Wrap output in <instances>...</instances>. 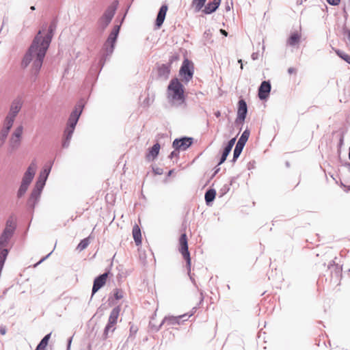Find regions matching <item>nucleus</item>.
<instances>
[{"label":"nucleus","mask_w":350,"mask_h":350,"mask_svg":"<svg viewBox=\"0 0 350 350\" xmlns=\"http://www.w3.org/2000/svg\"><path fill=\"white\" fill-rule=\"evenodd\" d=\"M55 28L56 23L55 21H53L50 24L49 32L45 36H42V31L40 30L21 60V67L23 69L27 68L32 63L30 72L33 81L36 79L42 68L44 58L51 42L53 33Z\"/></svg>","instance_id":"1"},{"label":"nucleus","mask_w":350,"mask_h":350,"mask_svg":"<svg viewBox=\"0 0 350 350\" xmlns=\"http://www.w3.org/2000/svg\"><path fill=\"white\" fill-rule=\"evenodd\" d=\"M84 104L80 100L75 107L74 110L71 112L66 124V127L64 132V139L62 141V147L66 148L70 145V142L74 133L75 126L82 113Z\"/></svg>","instance_id":"2"},{"label":"nucleus","mask_w":350,"mask_h":350,"mask_svg":"<svg viewBox=\"0 0 350 350\" xmlns=\"http://www.w3.org/2000/svg\"><path fill=\"white\" fill-rule=\"evenodd\" d=\"M16 229V224L12 217H9L6 222L5 226L0 235V257L7 258L9 253L8 247L10 241L14 234Z\"/></svg>","instance_id":"3"},{"label":"nucleus","mask_w":350,"mask_h":350,"mask_svg":"<svg viewBox=\"0 0 350 350\" xmlns=\"http://www.w3.org/2000/svg\"><path fill=\"white\" fill-rule=\"evenodd\" d=\"M120 29V25H114L107 40L103 44V53L99 62V64L100 65L101 68L104 66L105 62L109 59L113 53L115 44L119 34Z\"/></svg>","instance_id":"4"},{"label":"nucleus","mask_w":350,"mask_h":350,"mask_svg":"<svg viewBox=\"0 0 350 350\" xmlns=\"http://www.w3.org/2000/svg\"><path fill=\"white\" fill-rule=\"evenodd\" d=\"M168 96L173 101H178L183 103L185 101L184 88L183 84L178 79H172L167 88Z\"/></svg>","instance_id":"5"},{"label":"nucleus","mask_w":350,"mask_h":350,"mask_svg":"<svg viewBox=\"0 0 350 350\" xmlns=\"http://www.w3.org/2000/svg\"><path fill=\"white\" fill-rule=\"evenodd\" d=\"M118 5V1H114L105 11L103 14L98 20V28L103 31L111 23L113 18Z\"/></svg>","instance_id":"6"},{"label":"nucleus","mask_w":350,"mask_h":350,"mask_svg":"<svg viewBox=\"0 0 350 350\" xmlns=\"http://www.w3.org/2000/svg\"><path fill=\"white\" fill-rule=\"evenodd\" d=\"M179 243H180L179 251L182 254L183 258L186 260L188 274H189L192 282L193 284H195L194 279L193 278L192 275H190V273H191V258H190L189 252L188 250L187 239V236L185 234H181V236L179 239Z\"/></svg>","instance_id":"7"},{"label":"nucleus","mask_w":350,"mask_h":350,"mask_svg":"<svg viewBox=\"0 0 350 350\" xmlns=\"http://www.w3.org/2000/svg\"><path fill=\"white\" fill-rule=\"evenodd\" d=\"M120 308L119 306L115 307L111 310L107 325L105 327L103 332V338L106 339L108 337L109 332H113L116 329L115 325L118 322V318L119 317Z\"/></svg>","instance_id":"8"},{"label":"nucleus","mask_w":350,"mask_h":350,"mask_svg":"<svg viewBox=\"0 0 350 350\" xmlns=\"http://www.w3.org/2000/svg\"><path fill=\"white\" fill-rule=\"evenodd\" d=\"M179 75L183 77V80L187 83L193 75V64L188 59H185L179 70Z\"/></svg>","instance_id":"9"},{"label":"nucleus","mask_w":350,"mask_h":350,"mask_svg":"<svg viewBox=\"0 0 350 350\" xmlns=\"http://www.w3.org/2000/svg\"><path fill=\"white\" fill-rule=\"evenodd\" d=\"M250 132L248 129H245L242 133L241 136L238 140L233 152L232 162H235L236 160L240 156L248 138L250 137Z\"/></svg>","instance_id":"10"},{"label":"nucleus","mask_w":350,"mask_h":350,"mask_svg":"<svg viewBox=\"0 0 350 350\" xmlns=\"http://www.w3.org/2000/svg\"><path fill=\"white\" fill-rule=\"evenodd\" d=\"M23 132V126L20 125L17 126L12 133L9 140L10 147L12 150H15L20 147Z\"/></svg>","instance_id":"11"},{"label":"nucleus","mask_w":350,"mask_h":350,"mask_svg":"<svg viewBox=\"0 0 350 350\" xmlns=\"http://www.w3.org/2000/svg\"><path fill=\"white\" fill-rule=\"evenodd\" d=\"M23 99L21 96H17L15 98L10 105L9 111L8 116L16 118L20 111L21 110L23 105Z\"/></svg>","instance_id":"12"},{"label":"nucleus","mask_w":350,"mask_h":350,"mask_svg":"<svg viewBox=\"0 0 350 350\" xmlns=\"http://www.w3.org/2000/svg\"><path fill=\"white\" fill-rule=\"evenodd\" d=\"M51 165L49 168H44L39 175L38 179L34 187V195L38 192H42L45 185L48 176L51 172Z\"/></svg>","instance_id":"13"},{"label":"nucleus","mask_w":350,"mask_h":350,"mask_svg":"<svg viewBox=\"0 0 350 350\" xmlns=\"http://www.w3.org/2000/svg\"><path fill=\"white\" fill-rule=\"evenodd\" d=\"M193 143V138L184 137L180 139H175L172 143V147L180 151L186 150Z\"/></svg>","instance_id":"14"},{"label":"nucleus","mask_w":350,"mask_h":350,"mask_svg":"<svg viewBox=\"0 0 350 350\" xmlns=\"http://www.w3.org/2000/svg\"><path fill=\"white\" fill-rule=\"evenodd\" d=\"M36 168L37 165L36 162L32 161L28 167L27 171L25 172L21 183L29 185L35 176Z\"/></svg>","instance_id":"15"},{"label":"nucleus","mask_w":350,"mask_h":350,"mask_svg":"<svg viewBox=\"0 0 350 350\" xmlns=\"http://www.w3.org/2000/svg\"><path fill=\"white\" fill-rule=\"evenodd\" d=\"M271 89V83L269 81H264L261 83L258 96L260 100H265L268 98Z\"/></svg>","instance_id":"16"},{"label":"nucleus","mask_w":350,"mask_h":350,"mask_svg":"<svg viewBox=\"0 0 350 350\" xmlns=\"http://www.w3.org/2000/svg\"><path fill=\"white\" fill-rule=\"evenodd\" d=\"M238 105L237 118L236 122H243L247 113V103L243 99H241L239 101Z\"/></svg>","instance_id":"17"},{"label":"nucleus","mask_w":350,"mask_h":350,"mask_svg":"<svg viewBox=\"0 0 350 350\" xmlns=\"http://www.w3.org/2000/svg\"><path fill=\"white\" fill-rule=\"evenodd\" d=\"M107 278V273H104L95 278L92 287V295L105 284Z\"/></svg>","instance_id":"18"},{"label":"nucleus","mask_w":350,"mask_h":350,"mask_svg":"<svg viewBox=\"0 0 350 350\" xmlns=\"http://www.w3.org/2000/svg\"><path fill=\"white\" fill-rule=\"evenodd\" d=\"M167 11V5H163L160 8L159 12L157 14V16L156 23H155V25L157 26V28H159L163 23Z\"/></svg>","instance_id":"19"},{"label":"nucleus","mask_w":350,"mask_h":350,"mask_svg":"<svg viewBox=\"0 0 350 350\" xmlns=\"http://www.w3.org/2000/svg\"><path fill=\"white\" fill-rule=\"evenodd\" d=\"M171 70V64H161L158 67V75L159 77L166 80L168 79Z\"/></svg>","instance_id":"20"},{"label":"nucleus","mask_w":350,"mask_h":350,"mask_svg":"<svg viewBox=\"0 0 350 350\" xmlns=\"http://www.w3.org/2000/svg\"><path fill=\"white\" fill-rule=\"evenodd\" d=\"M328 268L331 269L332 277L336 278V280H339L342 275V267L336 265L334 261H332Z\"/></svg>","instance_id":"21"},{"label":"nucleus","mask_w":350,"mask_h":350,"mask_svg":"<svg viewBox=\"0 0 350 350\" xmlns=\"http://www.w3.org/2000/svg\"><path fill=\"white\" fill-rule=\"evenodd\" d=\"M221 0H213L205 5L203 12L206 14H210L214 12L219 7Z\"/></svg>","instance_id":"22"},{"label":"nucleus","mask_w":350,"mask_h":350,"mask_svg":"<svg viewBox=\"0 0 350 350\" xmlns=\"http://www.w3.org/2000/svg\"><path fill=\"white\" fill-rule=\"evenodd\" d=\"M41 192H38L36 195H34V189L31 191V193L29 196V198L27 201V206L33 209L35 208L36 204L38 203L40 199Z\"/></svg>","instance_id":"23"},{"label":"nucleus","mask_w":350,"mask_h":350,"mask_svg":"<svg viewBox=\"0 0 350 350\" xmlns=\"http://www.w3.org/2000/svg\"><path fill=\"white\" fill-rule=\"evenodd\" d=\"M301 35L295 32L292 33L287 40V44L290 46H295L300 42Z\"/></svg>","instance_id":"24"},{"label":"nucleus","mask_w":350,"mask_h":350,"mask_svg":"<svg viewBox=\"0 0 350 350\" xmlns=\"http://www.w3.org/2000/svg\"><path fill=\"white\" fill-rule=\"evenodd\" d=\"M159 144L156 143L155 144H154L153 146L150 149L149 152L147 154L148 159H150V158H152V159H154V158H156L159 154Z\"/></svg>","instance_id":"25"},{"label":"nucleus","mask_w":350,"mask_h":350,"mask_svg":"<svg viewBox=\"0 0 350 350\" xmlns=\"http://www.w3.org/2000/svg\"><path fill=\"white\" fill-rule=\"evenodd\" d=\"M133 237L137 245L142 243L141 230L138 226H135L133 228Z\"/></svg>","instance_id":"26"},{"label":"nucleus","mask_w":350,"mask_h":350,"mask_svg":"<svg viewBox=\"0 0 350 350\" xmlns=\"http://www.w3.org/2000/svg\"><path fill=\"white\" fill-rule=\"evenodd\" d=\"M51 333L46 334L40 342L35 350H45L51 337Z\"/></svg>","instance_id":"27"},{"label":"nucleus","mask_w":350,"mask_h":350,"mask_svg":"<svg viewBox=\"0 0 350 350\" xmlns=\"http://www.w3.org/2000/svg\"><path fill=\"white\" fill-rule=\"evenodd\" d=\"M14 120H15L14 118H12L11 116L7 115L4 119L2 128L5 129L8 131H10L11 128L12 127V126L14 124Z\"/></svg>","instance_id":"28"},{"label":"nucleus","mask_w":350,"mask_h":350,"mask_svg":"<svg viewBox=\"0 0 350 350\" xmlns=\"http://www.w3.org/2000/svg\"><path fill=\"white\" fill-rule=\"evenodd\" d=\"M186 315L179 316V317H165L163 321V323H167L170 325H176L179 324L180 319L182 317H185Z\"/></svg>","instance_id":"29"},{"label":"nucleus","mask_w":350,"mask_h":350,"mask_svg":"<svg viewBox=\"0 0 350 350\" xmlns=\"http://www.w3.org/2000/svg\"><path fill=\"white\" fill-rule=\"evenodd\" d=\"M216 191L215 189H208L205 193V200L207 204H208L210 202H213L215 198Z\"/></svg>","instance_id":"30"},{"label":"nucleus","mask_w":350,"mask_h":350,"mask_svg":"<svg viewBox=\"0 0 350 350\" xmlns=\"http://www.w3.org/2000/svg\"><path fill=\"white\" fill-rule=\"evenodd\" d=\"M206 0H193L192 5L194 7L196 12H199L204 6Z\"/></svg>","instance_id":"31"},{"label":"nucleus","mask_w":350,"mask_h":350,"mask_svg":"<svg viewBox=\"0 0 350 350\" xmlns=\"http://www.w3.org/2000/svg\"><path fill=\"white\" fill-rule=\"evenodd\" d=\"M10 131L1 128L0 131V147L3 145V144L5 142V139H7V137L9 134Z\"/></svg>","instance_id":"32"},{"label":"nucleus","mask_w":350,"mask_h":350,"mask_svg":"<svg viewBox=\"0 0 350 350\" xmlns=\"http://www.w3.org/2000/svg\"><path fill=\"white\" fill-rule=\"evenodd\" d=\"M28 187H29V185L21 183L20 187L17 192V197L18 198H20L22 196H23L25 195V193H26Z\"/></svg>","instance_id":"33"},{"label":"nucleus","mask_w":350,"mask_h":350,"mask_svg":"<svg viewBox=\"0 0 350 350\" xmlns=\"http://www.w3.org/2000/svg\"><path fill=\"white\" fill-rule=\"evenodd\" d=\"M89 244H90L89 238L83 239L79 243V245L77 246V249H79L80 251L83 250L88 246Z\"/></svg>","instance_id":"34"},{"label":"nucleus","mask_w":350,"mask_h":350,"mask_svg":"<svg viewBox=\"0 0 350 350\" xmlns=\"http://www.w3.org/2000/svg\"><path fill=\"white\" fill-rule=\"evenodd\" d=\"M230 151H231V150L226 148V147L224 148L218 165H221L226 160V158H227L228 155L229 154V153L230 152Z\"/></svg>","instance_id":"35"},{"label":"nucleus","mask_w":350,"mask_h":350,"mask_svg":"<svg viewBox=\"0 0 350 350\" xmlns=\"http://www.w3.org/2000/svg\"><path fill=\"white\" fill-rule=\"evenodd\" d=\"M345 34L347 37V46L350 48V29H345Z\"/></svg>","instance_id":"36"},{"label":"nucleus","mask_w":350,"mask_h":350,"mask_svg":"<svg viewBox=\"0 0 350 350\" xmlns=\"http://www.w3.org/2000/svg\"><path fill=\"white\" fill-rule=\"evenodd\" d=\"M235 141H236V138H232L231 139L227 144L226 148H228L230 150H232L233 146L234 145V143H235Z\"/></svg>","instance_id":"37"},{"label":"nucleus","mask_w":350,"mask_h":350,"mask_svg":"<svg viewBox=\"0 0 350 350\" xmlns=\"http://www.w3.org/2000/svg\"><path fill=\"white\" fill-rule=\"evenodd\" d=\"M235 141H236V138H232L231 139L227 144L226 148H228L230 150H232L233 146L234 145V143H235Z\"/></svg>","instance_id":"38"},{"label":"nucleus","mask_w":350,"mask_h":350,"mask_svg":"<svg viewBox=\"0 0 350 350\" xmlns=\"http://www.w3.org/2000/svg\"><path fill=\"white\" fill-rule=\"evenodd\" d=\"M179 152L180 150H176V149H174V150H173L170 154L169 155V157L170 159H173L174 157H178L179 156Z\"/></svg>","instance_id":"39"},{"label":"nucleus","mask_w":350,"mask_h":350,"mask_svg":"<svg viewBox=\"0 0 350 350\" xmlns=\"http://www.w3.org/2000/svg\"><path fill=\"white\" fill-rule=\"evenodd\" d=\"M327 1L332 5H337L339 4L340 0H327Z\"/></svg>","instance_id":"40"},{"label":"nucleus","mask_w":350,"mask_h":350,"mask_svg":"<svg viewBox=\"0 0 350 350\" xmlns=\"http://www.w3.org/2000/svg\"><path fill=\"white\" fill-rule=\"evenodd\" d=\"M153 171L156 174H159V175H161L163 174V169L161 168H159V167H157L155 169H153Z\"/></svg>","instance_id":"41"},{"label":"nucleus","mask_w":350,"mask_h":350,"mask_svg":"<svg viewBox=\"0 0 350 350\" xmlns=\"http://www.w3.org/2000/svg\"><path fill=\"white\" fill-rule=\"evenodd\" d=\"M342 59H344L345 62L349 63L350 64V55L346 53V55H344V57H342Z\"/></svg>","instance_id":"42"},{"label":"nucleus","mask_w":350,"mask_h":350,"mask_svg":"<svg viewBox=\"0 0 350 350\" xmlns=\"http://www.w3.org/2000/svg\"><path fill=\"white\" fill-rule=\"evenodd\" d=\"M336 54L342 59V57H344V55H346V53L340 50H337L336 51Z\"/></svg>","instance_id":"43"},{"label":"nucleus","mask_w":350,"mask_h":350,"mask_svg":"<svg viewBox=\"0 0 350 350\" xmlns=\"http://www.w3.org/2000/svg\"><path fill=\"white\" fill-rule=\"evenodd\" d=\"M211 36V32L210 29H208L204 31V38H208Z\"/></svg>","instance_id":"44"},{"label":"nucleus","mask_w":350,"mask_h":350,"mask_svg":"<svg viewBox=\"0 0 350 350\" xmlns=\"http://www.w3.org/2000/svg\"><path fill=\"white\" fill-rule=\"evenodd\" d=\"M0 333L2 335H5L6 333V328L5 326H1L0 327Z\"/></svg>","instance_id":"45"},{"label":"nucleus","mask_w":350,"mask_h":350,"mask_svg":"<svg viewBox=\"0 0 350 350\" xmlns=\"http://www.w3.org/2000/svg\"><path fill=\"white\" fill-rule=\"evenodd\" d=\"M295 72H296V69H295V68H294L291 67V68H289L288 69V74H290V75H291V74H293V73H295Z\"/></svg>","instance_id":"46"},{"label":"nucleus","mask_w":350,"mask_h":350,"mask_svg":"<svg viewBox=\"0 0 350 350\" xmlns=\"http://www.w3.org/2000/svg\"><path fill=\"white\" fill-rule=\"evenodd\" d=\"M52 252H50L48 255H46L45 257L42 258L36 265L41 263L42 262H43L45 259H46L51 254Z\"/></svg>","instance_id":"47"},{"label":"nucleus","mask_w":350,"mask_h":350,"mask_svg":"<svg viewBox=\"0 0 350 350\" xmlns=\"http://www.w3.org/2000/svg\"><path fill=\"white\" fill-rule=\"evenodd\" d=\"M115 297L116 299H120L122 297V295L121 293H119L118 292H117L116 294H115Z\"/></svg>","instance_id":"48"},{"label":"nucleus","mask_w":350,"mask_h":350,"mask_svg":"<svg viewBox=\"0 0 350 350\" xmlns=\"http://www.w3.org/2000/svg\"><path fill=\"white\" fill-rule=\"evenodd\" d=\"M252 59H254V60L258 58V53H253L252 54Z\"/></svg>","instance_id":"49"},{"label":"nucleus","mask_w":350,"mask_h":350,"mask_svg":"<svg viewBox=\"0 0 350 350\" xmlns=\"http://www.w3.org/2000/svg\"><path fill=\"white\" fill-rule=\"evenodd\" d=\"M71 342H72V338H70L68 340V346H67V349L68 350L70 349V345H71Z\"/></svg>","instance_id":"50"},{"label":"nucleus","mask_w":350,"mask_h":350,"mask_svg":"<svg viewBox=\"0 0 350 350\" xmlns=\"http://www.w3.org/2000/svg\"><path fill=\"white\" fill-rule=\"evenodd\" d=\"M220 32L222 35L225 36H228V33L226 30L224 29H220Z\"/></svg>","instance_id":"51"},{"label":"nucleus","mask_w":350,"mask_h":350,"mask_svg":"<svg viewBox=\"0 0 350 350\" xmlns=\"http://www.w3.org/2000/svg\"><path fill=\"white\" fill-rule=\"evenodd\" d=\"M215 116L217 117V118H219L221 116V113L219 111H217L215 113Z\"/></svg>","instance_id":"52"},{"label":"nucleus","mask_w":350,"mask_h":350,"mask_svg":"<svg viewBox=\"0 0 350 350\" xmlns=\"http://www.w3.org/2000/svg\"><path fill=\"white\" fill-rule=\"evenodd\" d=\"M137 332V329L136 328H133V327H131V332H134L135 333Z\"/></svg>","instance_id":"53"},{"label":"nucleus","mask_w":350,"mask_h":350,"mask_svg":"<svg viewBox=\"0 0 350 350\" xmlns=\"http://www.w3.org/2000/svg\"><path fill=\"white\" fill-rule=\"evenodd\" d=\"M238 62L239 64H241V69H243V64H242V60L241 59H239Z\"/></svg>","instance_id":"54"},{"label":"nucleus","mask_w":350,"mask_h":350,"mask_svg":"<svg viewBox=\"0 0 350 350\" xmlns=\"http://www.w3.org/2000/svg\"><path fill=\"white\" fill-rule=\"evenodd\" d=\"M35 9H36V8L33 5L30 7L31 10H35Z\"/></svg>","instance_id":"55"},{"label":"nucleus","mask_w":350,"mask_h":350,"mask_svg":"<svg viewBox=\"0 0 350 350\" xmlns=\"http://www.w3.org/2000/svg\"><path fill=\"white\" fill-rule=\"evenodd\" d=\"M172 172H173V170H170V171L168 172V174H167V175H168V176H170V175L172 174Z\"/></svg>","instance_id":"56"},{"label":"nucleus","mask_w":350,"mask_h":350,"mask_svg":"<svg viewBox=\"0 0 350 350\" xmlns=\"http://www.w3.org/2000/svg\"><path fill=\"white\" fill-rule=\"evenodd\" d=\"M347 168H348L349 171L350 172V163H349V164L347 165Z\"/></svg>","instance_id":"57"},{"label":"nucleus","mask_w":350,"mask_h":350,"mask_svg":"<svg viewBox=\"0 0 350 350\" xmlns=\"http://www.w3.org/2000/svg\"><path fill=\"white\" fill-rule=\"evenodd\" d=\"M226 10H230V6H227V7H226Z\"/></svg>","instance_id":"58"}]
</instances>
